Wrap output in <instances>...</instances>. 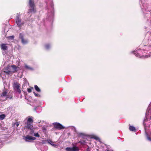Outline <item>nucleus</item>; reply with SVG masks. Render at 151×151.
Instances as JSON below:
<instances>
[{
	"mask_svg": "<svg viewBox=\"0 0 151 151\" xmlns=\"http://www.w3.org/2000/svg\"><path fill=\"white\" fill-rule=\"evenodd\" d=\"M11 67L13 69V72L14 73L17 71V69L18 68V67L16 66L15 65H11Z\"/></svg>",
	"mask_w": 151,
	"mask_h": 151,
	"instance_id": "10",
	"label": "nucleus"
},
{
	"mask_svg": "<svg viewBox=\"0 0 151 151\" xmlns=\"http://www.w3.org/2000/svg\"><path fill=\"white\" fill-rule=\"evenodd\" d=\"M33 93L35 95V96H36V97H40V95L38 93H36L34 92H33Z\"/></svg>",
	"mask_w": 151,
	"mask_h": 151,
	"instance_id": "20",
	"label": "nucleus"
},
{
	"mask_svg": "<svg viewBox=\"0 0 151 151\" xmlns=\"http://www.w3.org/2000/svg\"><path fill=\"white\" fill-rule=\"evenodd\" d=\"M86 151H90L89 147L87 148Z\"/></svg>",
	"mask_w": 151,
	"mask_h": 151,
	"instance_id": "27",
	"label": "nucleus"
},
{
	"mask_svg": "<svg viewBox=\"0 0 151 151\" xmlns=\"http://www.w3.org/2000/svg\"><path fill=\"white\" fill-rule=\"evenodd\" d=\"M19 37L21 40V42L23 44H26L27 43V40L24 39V35L22 33H19Z\"/></svg>",
	"mask_w": 151,
	"mask_h": 151,
	"instance_id": "6",
	"label": "nucleus"
},
{
	"mask_svg": "<svg viewBox=\"0 0 151 151\" xmlns=\"http://www.w3.org/2000/svg\"><path fill=\"white\" fill-rule=\"evenodd\" d=\"M5 116L4 114H1L0 115V119L2 120L4 119Z\"/></svg>",
	"mask_w": 151,
	"mask_h": 151,
	"instance_id": "15",
	"label": "nucleus"
},
{
	"mask_svg": "<svg viewBox=\"0 0 151 151\" xmlns=\"http://www.w3.org/2000/svg\"><path fill=\"white\" fill-rule=\"evenodd\" d=\"M15 124L16 125L17 127H18L19 125V123L18 122H17L15 123Z\"/></svg>",
	"mask_w": 151,
	"mask_h": 151,
	"instance_id": "25",
	"label": "nucleus"
},
{
	"mask_svg": "<svg viewBox=\"0 0 151 151\" xmlns=\"http://www.w3.org/2000/svg\"><path fill=\"white\" fill-rule=\"evenodd\" d=\"M65 149L66 151H72V147H67Z\"/></svg>",
	"mask_w": 151,
	"mask_h": 151,
	"instance_id": "16",
	"label": "nucleus"
},
{
	"mask_svg": "<svg viewBox=\"0 0 151 151\" xmlns=\"http://www.w3.org/2000/svg\"><path fill=\"white\" fill-rule=\"evenodd\" d=\"M29 9L28 10V13H35L36 12V10L35 8V4L33 0H29Z\"/></svg>",
	"mask_w": 151,
	"mask_h": 151,
	"instance_id": "3",
	"label": "nucleus"
},
{
	"mask_svg": "<svg viewBox=\"0 0 151 151\" xmlns=\"http://www.w3.org/2000/svg\"><path fill=\"white\" fill-rule=\"evenodd\" d=\"M34 87L35 90L38 92H40L41 91L40 89V88L38 87L37 85H35L34 86Z\"/></svg>",
	"mask_w": 151,
	"mask_h": 151,
	"instance_id": "12",
	"label": "nucleus"
},
{
	"mask_svg": "<svg viewBox=\"0 0 151 151\" xmlns=\"http://www.w3.org/2000/svg\"><path fill=\"white\" fill-rule=\"evenodd\" d=\"M52 145L53 146H55V147H56V146H57V145H55V144H53V143H51L50 144Z\"/></svg>",
	"mask_w": 151,
	"mask_h": 151,
	"instance_id": "23",
	"label": "nucleus"
},
{
	"mask_svg": "<svg viewBox=\"0 0 151 151\" xmlns=\"http://www.w3.org/2000/svg\"><path fill=\"white\" fill-rule=\"evenodd\" d=\"M4 72L6 73L7 74H9L11 72L9 70H8L6 71H4Z\"/></svg>",
	"mask_w": 151,
	"mask_h": 151,
	"instance_id": "22",
	"label": "nucleus"
},
{
	"mask_svg": "<svg viewBox=\"0 0 151 151\" xmlns=\"http://www.w3.org/2000/svg\"><path fill=\"white\" fill-rule=\"evenodd\" d=\"M108 151H110V150H108Z\"/></svg>",
	"mask_w": 151,
	"mask_h": 151,
	"instance_id": "28",
	"label": "nucleus"
},
{
	"mask_svg": "<svg viewBox=\"0 0 151 151\" xmlns=\"http://www.w3.org/2000/svg\"><path fill=\"white\" fill-rule=\"evenodd\" d=\"M14 89L19 94L21 93V91L20 89V85L19 84L14 83Z\"/></svg>",
	"mask_w": 151,
	"mask_h": 151,
	"instance_id": "7",
	"label": "nucleus"
},
{
	"mask_svg": "<svg viewBox=\"0 0 151 151\" xmlns=\"http://www.w3.org/2000/svg\"><path fill=\"white\" fill-rule=\"evenodd\" d=\"M30 130H31V131L30 134H32L34 133V131L32 129Z\"/></svg>",
	"mask_w": 151,
	"mask_h": 151,
	"instance_id": "24",
	"label": "nucleus"
},
{
	"mask_svg": "<svg viewBox=\"0 0 151 151\" xmlns=\"http://www.w3.org/2000/svg\"><path fill=\"white\" fill-rule=\"evenodd\" d=\"M6 44H2L0 45L1 49L3 50H7V46H6Z\"/></svg>",
	"mask_w": 151,
	"mask_h": 151,
	"instance_id": "9",
	"label": "nucleus"
},
{
	"mask_svg": "<svg viewBox=\"0 0 151 151\" xmlns=\"http://www.w3.org/2000/svg\"><path fill=\"white\" fill-rule=\"evenodd\" d=\"M129 129L130 131H133L135 130L136 129L134 127L132 126H131L130 125V124H129Z\"/></svg>",
	"mask_w": 151,
	"mask_h": 151,
	"instance_id": "11",
	"label": "nucleus"
},
{
	"mask_svg": "<svg viewBox=\"0 0 151 151\" xmlns=\"http://www.w3.org/2000/svg\"><path fill=\"white\" fill-rule=\"evenodd\" d=\"M33 117L29 116L27 117V122H25V127L26 128L31 129L33 127L32 124L34 121L33 119Z\"/></svg>",
	"mask_w": 151,
	"mask_h": 151,
	"instance_id": "2",
	"label": "nucleus"
},
{
	"mask_svg": "<svg viewBox=\"0 0 151 151\" xmlns=\"http://www.w3.org/2000/svg\"><path fill=\"white\" fill-rule=\"evenodd\" d=\"M33 89V87H31L30 88H28L27 89V91L28 92L30 93L32 92V89Z\"/></svg>",
	"mask_w": 151,
	"mask_h": 151,
	"instance_id": "17",
	"label": "nucleus"
},
{
	"mask_svg": "<svg viewBox=\"0 0 151 151\" xmlns=\"http://www.w3.org/2000/svg\"><path fill=\"white\" fill-rule=\"evenodd\" d=\"M78 150V147L74 146L72 147V151H77Z\"/></svg>",
	"mask_w": 151,
	"mask_h": 151,
	"instance_id": "13",
	"label": "nucleus"
},
{
	"mask_svg": "<svg viewBox=\"0 0 151 151\" xmlns=\"http://www.w3.org/2000/svg\"><path fill=\"white\" fill-rule=\"evenodd\" d=\"M50 45L49 44H47L45 45V47L46 49H48L50 48Z\"/></svg>",
	"mask_w": 151,
	"mask_h": 151,
	"instance_id": "21",
	"label": "nucleus"
},
{
	"mask_svg": "<svg viewBox=\"0 0 151 151\" xmlns=\"http://www.w3.org/2000/svg\"><path fill=\"white\" fill-rule=\"evenodd\" d=\"M8 39H10L11 40H13L14 38V36H9L7 37Z\"/></svg>",
	"mask_w": 151,
	"mask_h": 151,
	"instance_id": "18",
	"label": "nucleus"
},
{
	"mask_svg": "<svg viewBox=\"0 0 151 151\" xmlns=\"http://www.w3.org/2000/svg\"><path fill=\"white\" fill-rule=\"evenodd\" d=\"M48 142L50 144L52 143H53V142L51 140H49L48 141Z\"/></svg>",
	"mask_w": 151,
	"mask_h": 151,
	"instance_id": "26",
	"label": "nucleus"
},
{
	"mask_svg": "<svg viewBox=\"0 0 151 151\" xmlns=\"http://www.w3.org/2000/svg\"><path fill=\"white\" fill-rule=\"evenodd\" d=\"M34 135L36 137H40V135L38 133H34Z\"/></svg>",
	"mask_w": 151,
	"mask_h": 151,
	"instance_id": "19",
	"label": "nucleus"
},
{
	"mask_svg": "<svg viewBox=\"0 0 151 151\" xmlns=\"http://www.w3.org/2000/svg\"><path fill=\"white\" fill-rule=\"evenodd\" d=\"M21 19L20 18V16L17 14L16 17V22L18 26L21 28V26L24 24V22H22Z\"/></svg>",
	"mask_w": 151,
	"mask_h": 151,
	"instance_id": "4",
	"label": "nucleus"
},
{
	"mask_svg": "<svg viewBox=\"0 0 151 151\" xmlns=\"http://www.w3.org/2000/svg\"><path fill=\"white\" fill-rule=\"evenodd\" d=\"M78 143H80L81 145H84L86 144V142L85 140H83L79 141Z\"/></svg>",
	"mask_w": 151,
	"mask_h": 151,
	"instance_id": "14",
	"label": "nucleus"
},
{
	"mask_svg": "<svg viewBox=\"0 0 151 151\" xmlns=\"http://www.w3.org/2000/svg\"><path fill=\"white\" fill-rule=\"evenodd\" d=\"M54 127L55 128L61 130L65 128V127L63 126L61 124L57 122H55L53 123Z\"/></svg>",
	"mask_w": 151,
	"mask_h": 151,
	"instance_id": "5",
	"label": "nucleus"
},
{
	"mask_svg": "<svg viewBox=\"0 0 151 151\" xmlns=\"http://www.w3.org/2000/svg\"><path fill=\"white\" fill-rule=\"evenodd\" d=\"M12 94L10 92L9 94H7L6 91H5L2 92L0 95V101H5L8 99H11L12 98Z\"/></svg>",
	"mask_w": 151,
	"mask_h": 151,
	"instance_id": "1",
	"label": "nucleus"
},
{
	"mask_svg": "<svg viewBox=\"0 0 151 151\" xmlns=\"http://www.w3.org/2000/svg\"><path fill=\"white\" fill-rule=\"evenodd\" d=\"M36 138L35 137H33L29 135L26 136L25 137L24 139L26 142H29L30 141L29 140H35Z\"/></svg>",
	"mask_w": 151,
	"mask_h": 151,
	"instance_id": "8",
	"label": "nucleus"
}]
</instances>
